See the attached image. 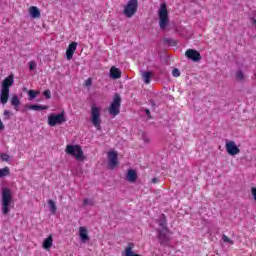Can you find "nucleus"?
I'll return each instance as SVG.
<instances>
[{"label": "nucleus", "instance_id": "obj_31", "mask_svg": "<svg viewBox=\"0 0 256 256\" xmlns=\"http://www.w3.org/2000/svg\"><path fill=\"white\" fill-rule=\"evenodd\" d=\"M172 75L173 77H179L181 75V72L179 71V69L175 68L172 70Z\"/></svg>", "mask_w": 256, "mask_h": 256}, {"label": "nucleus", "instance_id": "obj_19", "mask_svg": "<svg viewBox=\"0 0 256 256\" xmlns=\"http://www.w3.org/2000/svg\"><path fill=\"white\" fill-rule=\"evenodd\" d=\"M19 105H21V101L19 100V96L13 95L11 98V106L14 107L15 111H19Z\"/></svg>", "mask_w": 256, "mask_h": 256}, {"label": "nucleus", "instance_id": "obj_11", "mask_svg": "<svg viewBox=\"0 0 256 256\" xmlns=\"http://www.w3.org/2000/svg\"><path fill=\"white\" fill-rule=\"evenodd\" d=\"M13 83H15V78H14L13 74H11L2 81L1 89L9 91V89H11V87H13Z\"/></svg>", "mask_w": 256, "mask_h": 256}, {"label": "nucleus", "instance_id": "obj_40", "mask_svg": "<svg viewBox=\"0 0 256 256\" xmlns=\"http://www.w3.org/2000/svg\"><path fill=\"white\" fill-rule=\"evenodd\" d=\"M152 183H159V179L158 178H153Z\"/></svg>", "mask_w": 256, "mask_h": 256}, {"label": "nucleus", "instance_id": "obj_38", "mask_svg": "<svg viewBox=\"0 0 256 256\" xmlns=\"http://www.w3.org/2000/svg\"><path fill=\"white\" fill-rule=\"evenodd\" d=\"M146 115L148 119H151V111L149 109H146Z\"/></svg>", "mask_w": 256, "mask_h": 256}, {"label": "nucleus", "instance_id": "obj_16", "mask_svg": "<svg viewBox=\"0 0 256 256\" xmlns=\"http://www.w3.org/2000/svg\"><path fill=\"white\" fill-rule=\"evenodd\" d=\"M126 179L129 183H135V181H137V172L133 169L128 170Z\"/></svg>", "mask_w": 256, "mask_h": 256}, {"label": "nucleus", "instance_id": "obj_25", "mask_svg": "<svg viewBox=\"0 0 256 256\" xmlns=\"http://www.w3.org/2000/svg\"><path fill=\"white\" fill-rule=\"evenodd\" d=\"M10 174H11V170L9 169V167H4L0 169V179H3V177H7Z\"/></svg>", "mask_w": 256, "mask_h": 256}, {"label": "nucleus", "instance_id": "obj_15", "mask_svg": "<svg viewBox=\"0 0 256 256\" xmlns=\"http://www.w3.org/2000/svg\"><path fill=\"white\" fill-rule=\"evenodd\" d=\"M7 101H9V90H4L1 88L0 103H2V105H6Z\"/></svg>", "mask_w": 256, "mask_h": 256}, {"label": "nucleus", "instance_id": "obj_20", "mask_svg": "<svg viewBox=\"0 0 256 256\" xmlns=\"http://www.w3.org/2000/svg\"><path fill=\"white\" fill-rule=\"evenodd\" d=\"M110 77L112 79H120V77H121V70H119V68L112 67L110 69Z\"/></svg>", "mask_w": 256, "mask_h": 256}, {"label": "nucleus", "instance_id": "obj_22", "mask_svg": "<svg viewBox=\"0 0 256 256\" xmlns=\"http://www.w3.org/2000/svg\"><path fill=\"white\" fill-rule=\"evenodd\" d=\"M43 247L47 250H50L51 247H53V236H48L44 241H43Z\"/></svg>", "mask_w": 256, "mask_h": 256}, {"label": "nucleus", "instance_id": "obj_36", "mask_svg": "<svg viewBox=\"0 0 256 256\" xmlns=\"http://www.w3.org/2000/svg\"><path fill=\"white\" fill-rule=\"evenodd\" d=\"M1 159H2V161H9V155H7V154H1Z\"/></svg>", "mask_w": 256, "mask_h": 256}, {"label": "nucleus", "instance_id": "obj_29", "mask_svg": "<svg viewBox=\"0 0 256 256\" xmlns=\"http://www.w3.org/2000/svg\"><path fill=\"white\" fill-rule=\"evenodd\" d=\"M38 94L39 92H36L35 90L28 91V96L30 97V99H35V97H37Z\"/></svg>", "mask_w": 256, "mask_h": 256}, {"label": "nucleus", "instance_id": "obj_33", "mask_svg": "<svg viewBox=\"0 0 256 256\" xmlns=\"http://www.w3.org/2000/svg\"><path fill=\"white\" fill-rule=\"evenodd\" d=\"M37 67V63L34 61L29 62L30 71H33Z\"/></svg>", "mask_w": 256, "mask_h": 256}, {"label": "nucleus", "instance_id": "obj_41", "mask_svg": "<svg viewBox=\"0 0 256 256\" xmlns=\"http://www.w3.org/2000/svg\"><path fill=\"white\" fill-rule=\"evenodd\" d=\"M149 142H150L149 138L144 136V143H149Z\"/></svg>", "mask_w": 256, "mask_h": 256}, {"label": "nucleus", "instance_id": "obj_32", "mask_svg": "<svg viewBox=\"0 0 256 256\" xmlns=\"http://www.w3.org/2000/svg\"><path fill=\"white\" fill-rule=\"evenodd\" d=\"M43 95L46 97V99H51V90H45Z\"/></svg>", "mask_w": 256, "mask_h": 256}, {"label": "nucleus", "instance_id": "obj_21", "mask_svg": "<svg viewBox=\"0 0 256 256\" xmlns=\"http://www.w3.org/2000/svg\"><path fill=\"white\" fill-rule=\"evenodd\" d=\"M26 107L27 109H31L32 111H45L49 109V106H43V105H37V104L29 105Z\"/></svg>", "mask_w": 256, "mask_h": 256}, {"label": "nucleus", "instance_id": "obj_10", "mask_svg": "<svg viewBox=\"0 0 256 256\" xmlns=\"http://www.w3.org/2000/svg\"><path fill=\"white\" fill-rule=\"evenodd\" d=\"M226 151L228 153V155H239V153H241V150L239 149V147H237V145H235V142L233 141H228L226 142Z\"/></svg>", "mask_w": 256, "mask_h": 256}, {"label": "nucleus", "instance_id": "obj_35", "mask_svg": "<svg viewBox=\"0 0 256 256\" xmlns=\"http://www.w3.org/2000/svg\"><path fill=\"white\" fill-rule=\"evenodd\" d=\"M85 85H86V87H91V85H93V80H91V78H88V79L85 81Z\"/></svg>", "mask_w": 256, "mask_h": 256}, {"label": "nucleus", "instance_id": "obj_13", "mask_svg": "<svg viewBox=\"0 0 256 256\" xmlns=\"http://www.w3.org/2000/svg\"><path fill=\"white\" fill-rule=\"evenodd\" d=\"M158 241L160 245L167 246L169 245L170 239H169V236L165 234V232L158 230Z\"/></svg>", "mask_w": 256, "mask_h": 256}, {"label": "nucleus", "instance_id": "obj_27", "mask_svg": "<svg viewBox=\"0 0 256 256\" xmlns=\"http://www.w3.org/2000/svg\"><path fill=\"white\" fill-rule=\"evenodd\" d=\"M83 205L84 207H87V205H89L90 207H93V205H95V201H93L92 199L85 198L83 201Z\"/></svg>", "mask_w": 256, "mask_h": 256}, {"label": "nucleus", "instance_id": "obj_6", "mask_svg": "<svg viewBox=\"0 0 256 256\" xmlns=\"http://www.w3.org/2000/svg\"><path fill=\"white\" fill-rule=\"evenodd\" d=\"M67 119H65V112L60 114H50L48 116V125L55 127V125H63Z\"/></svg>", "mask_w": 256, "mask_h": 256}, {"label": "nucleus", "instance_id": "obj_17", "mask_svg": "<svg viewBox=\"0 0 256 256\" xmlns=\"http://www.w3.org/2000/svg\"><path fill=\"white\" fill-rule=\"evenodd\" d=\"M29 13L33 19H39V17H41V12L39 11V8H37V6H31L29 9Z\"/></svg>", "mask_w": 256, "mask_h": 256}, {"label": "nucleus", "instance_id": "obj_9", "mask_svg": "<svg viewBox=\"0 0 256 256\" xmlns=\"http://www.w3.org/2000/svg\"><path fill=\"white\" fill-rule=\"evenodd\" d=\"M118 154L115 151L108 152V167L109 169H115L119 162L117 161Z\"/></svg>", "mask_w": 256, "mask_h": 256}, {"label": "nucleus", "instance_id": "obj_34", "mask_svg": "<svg viewBox=\"0 0 256 256\" xmlns=\"http://www.w3.org/2000/svg\"><path fill=\"white\" fill-rule=\"evenodd\" d=\"M10 115H13V113L9 112V110H4V119L5 120L9 119Z\"/></svg>", "mask_w": 256, "mask_h": 256}, {"label": "nucleus", "instance_id": "obj_24", "mask_svg": "<svg viewBox=\"0 0 256 256\" xmlns=\"http://www.w3.org/2000/svg\"><path fill=\"white\" fill-rule=\"evenodd\" d=\"M49 209L52 215H55L57 213V205H55V201L49 200L48 201Z\"/></svg>", "mask_w": 256, "mask_h": 256}, {"label": "nucleus", "instance_id": "obj_8", "mask_svg": "<svg viewBox=\"0 0 256 256\" xmlns=\"http://www.w3.org/2000/svg\"><path fill=\"white\" fill-rule=\"evenodd\" d=\"M185 56L191 61H194V63H199V61H201V53L195 49H188L185 52Z\"/></svg>", "mask_w": 256, "mask_h": 256}, {"label": "nucleus", "instance_id": "obj_18", "mask_svg": "<svg viewBox=\"0 0 256 256\" xmlns=\"http://www.w3.org/2000/svg\"><path fill=\"white\" fill-rule=\"evenodd\" d=\"M142 79L146 85H149L151 83V77H153V74L149 71H142L141 72Z\"/></svg>", "mask_w": 256, "mask_h": 256}, {"label": "nucleus", "instance_id": "obj_28", "mask_svg": "<svg viewBox=\"0 0 256 256\" xmlns=\"http://www.w3.org/2000/svg\"><path fill=\"white\" fill-rule=\"evenodd\" d=\"M222 241H224V243H229V245H235V242L228 238L225 234L222 235Z\"/></svg>", "mask_w": 256, "mask_h": 256}, {"label": "nucleus", "instance_id": "obj_4", "mask_svg": "<svg viewBox=\"0 0 256 256\" xmlns=\"http://www.w3.org/2000/svg\"><path fill=\"white\" fill-rule=\"evenodd\" d=\"M91 123L101 131V108L93 105L91 108Z\"/></svg>", "mask_w": 256, "mask_h": 256}, {"label": "nucleus", "instance_id": "obj_37", "mask_svg": "<svg viewBox=\"0 0 256 256\" xmlns=\"http://www.w3.org/2000/svg\"><path fill=\"white\" fill-rule=\"evenodd\" d=\"M252 195L254 197V200L256 201V188L252 187Z\"/></svg>", "mask_w": 256, "mask_h": 256}, {"label": "nucleus", "instance_id": "obj_14", "mask_svg": "<svg viewBox=\"0 0 256 256\" xmlns=\"http://www.w3.org/2000/svg\"><path fill=\"white\" fill-rule=\"evenodd\" d=\"M79 237L82 243H87V241H89V234L87 233V228L83 226L79 228Z\"/></svg>", "mask_w": 256, "mask_h": 256}, {"label": "nucleus", "instance_id": "obj_30", "mask_svg": "<svg viewBox=\"0 0 256 256\" xmlns=\"http://www.w3.org/2000/svg\"><path fill=\"white\" fill-rule=\"evenodd\" d=\"M164 41H165V43H167L168 45H172V46L177 45V41H175L174 39H171V38H166Z\"/></svg>", "mask_w": 256, "mask_h": 256}, {"label": "nucleus", "instance_id": "obj_26", "mask_svg": "<svg viewBox=\"0 0 256 256\" xmlns=\"http://www.w3.org/2000/svg\"><path fill=\"white\" fill-rule=\"evenodd\" d=\"M236 79H237V81H244L245 74L241 70H238L236 72Z\"/></svg>", "mask_w": 256, "mask_h": 256}, {"label": "nucleus", "instance_id": "obj_2", "mask_svg": "<svg viewBox=\"0 0 256 256\" xmlns=\"http://www.w3.org/2000/svg\"><path fill=\"white\" fill-rule=\"evenodd\" d=\"M158 17L160 29L162 31L167 29V25H169V11H167V4L165 2L160 5Z\"/></svg>", "mask_w": 256, "mask_h": 256}, {"label": "nucleus", "instance_id": "obj_39", "mask_svg": "<svg viewBox=\"0 0 256 256\" xmlns=\"http://www.w3.org/2000/svg\"><path fill=\"white\" fill-rule=\"evenodd\" d=\"M5 129V125H3V122L0 120V131H3Z\"/></svg>", "mask_w": 256, "mask_h": 256}, {"label": "nucleus", "instance_id": "obj_5", "mask_svg": "<svg viewBox=\"0 0 256 256\" xmlns=\"http://www.w3.org/2000/svg\"><path fill=\"white\" fill-rule=\"evenodd\" d=\"M120 109H121V96L118 93H116L108 109L109 115H112V117H117V115L120 113Z\"/></svg>", "mask_w": 256, "mask_h": 256}, {"label": "nucleus", "instance_id": "obj_23", "mask_svg": "<svg viewBox=\"0 0 256 256\" xmlns=\"http://www.w3.org/2000/svg\"><path fill=\"white\" fill-rule=\"evenodd\" d=\"M159 226L164 231H167V217H165V214H161L160 219H159Z\"/></svg>", "mask_w": 256, "mask_h": 256}, {"label": "nucleus", "instance_id": "obj_7", "mask_svg": "<svg viewBox=\"0 0 256 256\" xmlns=\"http://www.w3.org/2000/svg\"><path fill=\"white\" fill-rule=\"evenodd\" d=\"M139 7V2L137 0H129L124 8V15L126 17H133L137 13V8Z\"/></svg>", "mask_w": 256, "mask_h": 256}, {"label": "nucleus", "instance_id": "obj_3", "mask_svg": "<svg viewBox=\"0 0 256 256\" xmlns=\"http://www.w3.org/2000/svg\"><path fill=\"white\" fill-rule=\"evenodd\" d=\"M65 151L68 155L75 157L77 161H83L85 159V156L83 155V148L79 145H67Z\"/></svg>", "mask_w": 256, "mask_h": 256}, {"label": "nucleus", "instance_id": "obj_12", "mask_svg": "<svg viewBox=\"0 0 256 256\" xmlns=\"http://www.w3.org/2000/svg\"><path fill=\"white\" fill-rule=\"evenodd\" d=\"M75 51H77V42H72L69 44L66 50V59L68 61H71V59H73V55L75 54Z\"/></svg>", "mask_w": 256, "mask_h": 256}, {"label": "nucleus", "instance_id": "obj_1", "mask_svg": "<svg viewBox=\"0 0 256 256\" xmlns=\"http://www.w3.org/2000/svg\"><path fill=\"white\" fill-rule=\"evenodd\" d=\"M13 203V195L11 194V190L9 188L2 189V213L3 215H9L11 211L9 207Z\"/></svg>", "mask_w": 256, "mask_h": 256}]
</instances>
